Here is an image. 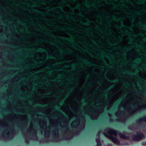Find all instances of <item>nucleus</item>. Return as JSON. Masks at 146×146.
Instances as JSON below:
<instances>
[{"label": "nucleus", "instance_id": "c9c22d12", "mask_svg": "<svg viewBox=\"0 0 146 146\" xmlns=\"http://www.w3.org/2000/svg\"><path fill=\"white\" fill-rule=\"evenodd\" d=\"M141 46H143L139 44L138 45V46H136V47H141Z\"/></svg>", "mask_w": 146, "mask_h": 146}, {"label": "nucleus", "instance_id": "b1692460", "mask_svg": "<svg viewBox=\"0 0 146 146\" xmlns=\"http://www.w3.org/2000/svg\"><path fill=\"white\" fill-rule=\"evenodd\" d=\"M105 56L109 58L110 57H113V55L112 54H111L110 55H105Z\"/></svg>", "mask_w": 146, "mask_h": 146}, {"label": "nucleus", "instance_id": "c85d7f7f", "mask_svg": "<svg viewBox=\"0 0 146 146\" xmlns=\"http://www.w3.org/2000/svg\"><path fill=\"white\" fill-rule=\"evenodd\" d=\"M92 7H94V8H98V7H97L96 6H95V5H94V4H92Z\"/></svg>", "mask_w": 146, "mask_h": 146}, {"label": "nucleus", "instance_id": "a878e982", "mask_svg": "<svg viewBox=\"0 0 146 146\" xmlns=\"http://www.w3.org/2000/svg\"><path fill=\"white\" fill-rule=\"evenodd\" d=\"M107 94H108V92L107 91H106L104 92V94L105 95V96H107Z\"/></svg>", "mask_w": 146, "mask_h": 146}, {"label": "nucleus", "instance_id": "ddd939ff", "mask_svg": "<svg viewBox=\"0 0 146 146\" xmlns=\"http://www.w3.org/2000/svg\"><path fill=\"white\" fill-rule=\"evenodd\" d=\"M1 135L2 136H9V135H8L9 134L7 133H3V132H2Z\"/></svg>", "mask_w": 146, "mask_h": 146}, {"label": "nucleus", "instance_id": "603ef678", "mask_svg": "<svg viewBox=\"0 0 146 146\" xmlns=\"http://www.w3.org/2000/svg\"><path fill=\"white\" fill-rule=\"evenodd\" d=\"M130 3L131 5H133V4L132 2H131V1L130 2Z\"/></svg>", "mask_w": 146, "mask_h": 146}, {"label": "nucleus", "instance_id": "2eb2a0df", "mask_svg": "<svg viewBox=\"0 0 146 146\" xmlns=\"http://www.w3.org/2000/svg\"><path fill=\"white\" fill-rule=\"evenodd\" d=\"M121 102V100H119L116 102L115 104V105L116 106H118L120 103Z\"/></svg>", "mask_w": 146, "mask_h": 146}, {"label": "nucleus", "instance_id": "680f3d73", "mask_svg": "<svg viewBox=\"0 0 146 146\" xmlns=\"http://www.w3.org/2000/svg\"><path fill=\"white\" fill-rule=\"evenodd\" d=\"M46 85L47 86H50V84H46Z\"/></svg>", "mask_w": 146, "mask_h": 146}, {"label": "nucleus", "instance_id": "423d86ee", "mask_svg": "<svg viewBox=\"0 0 146 146\" xmlns=\"http://www.w3.org/2000/svg\"><path fill=\"white\" fill-rule=\"evenodd\" d=\"M37 51L38 52H44L45 53H47V52L45 49H44L38 48L37 49Z\"/></svg>", "mask_w": 146, "mask_h": 146}, {"label": "nucleus", "instance_id": "8fccbe9b", "mask_svg": "<svg viewBox=\"0 0 146 146\" xmlns=\"http://www.w3.org/2000/svg\"><path fill=\"white\" fill-rule=\"evenodd\" d=\"M44 41V40H39V41H38V42H42V41Z\"/></svg>", "mask_w": 146, "mask_h": 146}, {"label": "nucleus", "instance_id": "a19ab883", "mask_svg": "<svg viewBox=\"0 0 146 146\" xmlns=\"http://www.w3.org/2000/svg\"><path fill=\"white\" fill-rule=\"evenodd\" d=\"M82 104H84V105H85L86 104V103H85V102L84 101H82Z\"/></svg>", "mask_w": 146, "mask_h": 146}, {"label": "nucleus", "instance_id": "393cba45", "mask_svg": "<svg viewBox=\"0 0 146 146\" xmlns=\"http://www.w3.org/2000/svg\"><path fill=\"white\" fill-rule=\"evenodd\" d=\"M47 58L48 59H51L54 58L51 56H47Z\"/></svg>", "mask_w": 146, "mask_h": 146}, {"label": "nucleus", "instance_id": "bb28decb", "mask_svg": "<svg viewBox=\"0 0 146 146\" xmlns=\"http://www.w3.org/2000/svg\"><path fill=\"white\" fill-rule=\"evenodd\" d=\"M120 27H125V26L124 24H123V23L120 26Z\"/></svg>", "mask_w": 146, "mask_h": 146}, {"label": "nucleus", "instance_id": "a211bd4d", "mask_svg": "<svg viewBox=\"0 0 146 146\" xmlns=\"http://www.w3.org/2000/svg\"><path fill=\"white\" fill-rule=\"evenodd\" d=\"M102 144L101 141L98 142L96 144V146H102Z\"/></svg>", "mask_w": 146, "mask_h": 146}, {"label": "nucleus", "instance_id": "39448f33", "mask_svg": "<svg viewBox=\"0 0 146 146\" xmlns=\"http://www.w3.org/2000/svg\"><path fill=\"white\" fill-rule=\"evenodd\" d=\"M118 134L119 135L121 139L128 138H129V136H126L125 134H123L122 133L119 132L118 133Z\"/></svg>", "mask_w": 146, "mask_h": 146}, {"label": "nucleus", "instance_id": "473e14b6", "mask_svg": "<svg viewBox=\"0 0 146 146\" xmlns=\"http://www.w3.org/2000/svg\"><path fill=\"white\" fill-rule=\"evenodd\" d=\"M56 110L59 111H60V109L59 108L57 107L56 106Z\"/></svg>", "mask_w": 146, "mask_h": 146}, {"label": "nucleus", "instance_id": "f257e3e1", "mask_svg": "<svg viewBox=\"0 0 146 146\" xmlns=\"http://www.w3.org/2000/svg\"><path fill=\"white\" fill-rule=\"evenodd\" d=\"M117 130H116L113 129H109V131H107V133L104 132L103 133L105 136L109 138L114 143H119V142L118 138L111 135V133L116 135L117 134Z\"/></svg>", "mask_w": 146, "mask_h": 146}, {"label": "nucleus", "instance_id": "72a5a7b5", "mask_svg": "<svg viewBox=\"0 0 146 146\" xmlns=\"http://www.w3.org/2000/svg\"><path fill=\"white\" fill-rule=\"evenodd\" d=\"M62 76L61 75L59 76H58L57 77V78H62Z\"/></svg>", "mask_w": 146, "mask_h": 146}, {"label": "nucleus", "instance_id": "0eeeda50", "mask_svg": "<svg viewBox=\"0 0 146 146\" xmlns=\"http://www.w3.org/2000/svg\"><path fill=\"white\" fill-rule=\"evenodd\" d=\"M125 73L127 74L129 76H131L133 75V76H135V75H138V74L137 72H136L135 73H134L133 74H132L131 72H129V73H127V72L124 71Z\"/></svg>", "mask_w": 146, "mask_h": 146}, {"label": "nucleus", "instance_id": "7c9ffc66", "mask_svg": "<svg viewBox=\"0 0 146 146\" xmlns=\"http://www.w3.org/2000/svg\"><path fill=\"white\" fill-rule=\"evenodd\" d=\"M52 73V71H50L48 72V74L49 75H50Z\"/></svg>", "mask_w": 146, "mask_h": 146}, {"label": "nucleus", "instance_id": "9d476101", "mask_svg": "<svg viewBox=\"0 0 146 146\" xmlns=\"http://www.w3.org/2000/svg\"><path fill=\"white\" fill-rule=\"evenodd\" d=\"M49 43L50 44L55 47H58L59 46L58 45L55 44L54 43L52 42L49 41Z\"/></svg>", "mask_w": 146, "mask_h": 146}, {"label": "nucleus", "instance_id": "49530a36", "mask_svg": "<svg viewBox=\"0 0 146 146\" xmlns=\"http://www.w3.org/2000/svg\"><path fill=\"white\" fill-rule=\"evenodd\" d=\"M137 14L138 15H140L141 14V13L140 12H138L137 13Z\"/></svg>", "mask_w": 146, "mask_h": 146}, {"label": "nucleus", "instance_id": "7ed1b4c3", "mask_svg": "<svg viewBox=\"0 0 146 146\" xmlns=\"http://www.w3.org/2000/svg\"><path fill=\"white\" fill-rule=\"evenodd\" d=\"M142 121L146 123V115H143L141 117L139 118L138 119H137L135 120V121L137 123H140Z\"/></svg>", "mask_w": 146, "mask_h": 146}, {"label": "nucleus", "instance_id": "052dcab7", "mask_svg": "<svg viewBox=\"0 0 146 146\" xmlns=\"http://www.w3.org/2000/svg\"><path fill=\"white\" fill-rule=\"evenodd\" d=\"M119 38L121 40L123 39V38L122 37H120V38Z\"/></svg>", "mask_w": 146, "mask_h": 146}, {"label": "nucleus", "instance_id": "6e6d98bb", "mask_svg": "<svg viewBox=\"0 0 146 146\" xmlns=\"http://www.w3.org/2000/svg\"><path fill=\"white\" fill-rule=\"evenodd\" d=\"M112 17H113L114 18H115V16H114V15L112 16Z\"/></svg>", "mask_w": 146, "mask_h": 146}, {"label": "nucleus", "instance_id": "1a4fd4ad", "mask_svg": "<svg viewBox=\"0 0 146 146\" xmlns=\"http://www.w3.org/2000/svg\"><path fill=\"white\" fill-rule=\"evenodd\" d=\"M76 66V65H74L72 64H69L67 66V67H70L74 68H75Z\"/></svg>", "mask_w": 146, "mask_h": 146}, {"label": "nucleus", "instance_id": "5701e85b", "mask_svg": "<svg viewBox=\"0 0 146 146\" xmlns=\"http://www.w3.org/2000/svg\"><path fill=\"white\" fill-rule=\"evenodd\" d=\"M109 80L111 82H119V80H118V79L114 81L112 80H111L109 79Z\"/></svg>", "mask_w": 146, "mask_h": 146}, {"label": "nucleus", "instance_id": "864d4df0", "mask_svg": "<svg viewBox=\"0 0 146 146\" xmlns=\"http://www.w3.org/2000/svg\"><path fill=\"white\" fill-rule=\"evenodd\" d=\"M32 90H33V91H34V90H35V88H34V87H33V88H32Z\"/></svg>", "mask_w": 146, "mask_h": 146}, {"label": "nucleus", "instance_id": "c03bdc74", "mask_svg": "<svg viewBox=\"0 0 146 146\" xmlns=\"http://www.w3.org/2000/svg\"><path fill=\"white\" fill-rule=\"evenodd\" d=\"M79 14V15L80 16H81V17H82V16H83V15H82V13H79V14Z\"/></svg>", "mask_w": 146, "mask_h": 146}, {"label": "nucleus", "instance_id": "cd10ccee", "mask_svg": "<svg viewBox=\"0 0 146 146\" xmlns=\"http://www.w3.org/2000/svg\"><path fill=\"white\" fill-rule=\"evenodd\" d=\"M91 41L94 44H96V41L93 40V39H92Z\"/></svg>", "mask_w": 146, "mask_h": 146}, {"label": "nucleus", "instance_id": "0e129e2a", "mask_svg": "<svg viewBox=\"0 0 146 146\" xmlns=\"http://www.w3.org/2000/svg\"><path fill=\"white\" fill-rule=\"evenodd\" d=\"M121 18H119L118 19H117V20H118V21H119L120 20H121Z\"/></svg>", "mask_w": 146, "mask_h": 146}, {"label": "nucleus", "instance_id": "5fc2aeb1", "mask_svg": "<svg viewBox=\"0 0 146 146\" xmlns=\"http://www.w3.org/2000/svg\"><path fill=\"white\" fill-rule=\"evenodd\" d=\"M64 103V102L63 101H62L61 102L60 104H63Z\"/></svg>", "mask_w": 146, "mask_h": 146}, {"label": "nucleus", "instance_id": "f03ea898", "mask_svg": "<svg viewBox=\"0 0 146 146\" xmlns=\"http://www.w3.org/2000/svg\"><path fill=\"white\" fill-rule=\"evenodd\" d=\"M136 132L137 133L136 134L132 136V139L133 140H140L145 137L143 133L141 132H138L137 131H136Z\"/></svg>", "mask_w": 146, "mask_h": 146}, {"label": "nucleus", "instance_id": "774afa93", "mask_svg": "<svg viewBox=\"0 0 146 146\" xmlns=\"http://www.w3.org/2000/svg\"><path fill=\"white\" fill-rule=\"evenodd\" d=\"M59 18L60 19H61L62 18V17L61 16H60L59 17Z\"/></svg>", "mask_w": 146, "mask_h": 146}, {"label": "nucleus", "instance_id": "13d9d810", "mask_svg": "<svg viewBox=\"0 0 146 146\" xmlns=\"http://www.w3.org/2000/svg\"><path fill=\"white\" fill-rule=\"evenodd\" d=\"M56 135V133H55L54 134H52L53 136H55Z\"/></svg>", "mask_w": 146, "mask_h": 146}, {"label": "nucleus", "instance_id": "09e8293b", "mask_svg": "<svg viewBox=\"0 0 146 146\" xmlns=\"http://www.w3.org/2000/svg\"><path fill=\"white\" fill-rule=\"evenodd\" d=\"M46 24L48 25H51L49 23H48V22H47L46 23Z\"/></svg>", "mask_w": 146, "mask_h": 146}, {"label": "nucleus", "instance_id": "f3484780", "mask_svg": "<svg viewBox=\"0 0 146 146\" xmlns=\"http://www.w3.org/2000/svg\"><path fill=\"white\" fill-rule=\"evenodd\" d=\"M56 70L58 71H65L66 70L63 68H61L59 69H56Z\"/></svg>", "mask_w": 146, "mask_h": 146}, {"label": "nucleus", "instance_id": "3c124183", "mask_svg": "<svg viewBox=\"0 0 146 146\" xmlns=\"http://www.w3.org/2000/svg\"><path fill=\"white\" fill-rule=\"evenodd\" d=\"M100 14H98L97 15H96V16L97 17H99L100 16Z\"/></svg>", "mask_w": 146, "mask_h": 146}, {"label": "nucleus", "instance_id": "e433bc0d", "mask_svg": "<svg viewBox=\"0 0 146 146\" xmlns=\"http://www.w3.org/2000/svg\"><path fill=\"white\" fill-rule=\"evenodd\" d=\"M25 141L26 143H28L29 142V140L27 139H25Z\"/></svg>", "mask_w": 146, "mask_h": 146}, {"label": "nucleus", "instance_id": "4c0bfd02", "mask_svg": "<svg viewBox=\"0 0 146 146\" xmlns=\"http://www.w3.org/2000/svg\"><path fill=\"white\" fill-rule=\"evenodd\" d=\"M140 1L141 2H142V3H143L145 2V0H140Z\"/></svg>", "mask_w": 146, "mask_h": 146}, {"label": "nucleus", "instance_id": "dca6fc26", "mask_svg": "<svg viewBox=\"0 0 146 146\" xmlns=\"http://www.w3.org/2000/svg\"><path fill=\"white\" fill-rule=\"evenodd\" d=\"M87 22L85 24V25H89V23H91V21H90V20H88V19H87Z\"/></svg>", "mask_w": 146, "mask_h": 146}, {"label": "nucleus", "instance_id": "37998d69", "mask_svg": "<svg viewBox=\"0 0 146 146\" xmlns=\"http://www.w3.org/2000/svg\"><path fill=\"white\" fill-rule=\"evenodd\" d=\"M143 27L144 28H146V24L143 25Z\"/></svg>", "mask_w": 146, "mask_h": 146}, {"label": "nucleus", "instance_id": "58836bf2", "mask_svg": "<svg viewBox=\"0 0 146 146\" xmlns=\"http://www.w3.org/2000/svg\"><path fill=\"white\" fill-rule=\"evenodd\" d=\"M80 131L78 130V131H76V133H80Z\"/></svg>", "mask_w": 146, "mask_h": 146}, {"label": "nucleus", "instance_id": "4d7b16f0", "mask_svg": "<svg viewBox=\"0 0 146 146\" xmlns=\"http://www.w3.org/2000/svg\"><path fill=\"white\" fill-rule=\"evenodd\" d=\"M133 36L135 37L137 36L135 35H133Z\"/></svg>", "mask_w": 146, "mask_h": 146}, {"label": "nucleus", "instance_id": "79ce46f5", "mask_svg": "<svg viewBox=\"0 0 146 146\" xmlns=\"http://www.w3.org/2000/svg\"><path fill=\"white\" fill-rule=\"evenodd\" d=\"M66 17L67 18H68V19H69V18H70V16H69V15H66Z\"/></svg>", "mask_w": 146, "mask_h": 146}, {"label": "nucleus", "instance_id": "338daca9", "mask_svg": "<svg viewBox=\"0 0 146 146\" xmlns=\"http://www.w3.org/2000/svg\"><path fill=\"white\" fill-rule=\"evenodd\" d=\"M59 28H60V27L59 26H57L56 27V28L57 29H59Z\"/></svg>", "mask_w": 146, "mask_h": 146}, {"label": "nucleus", "instance_id": "9b49d317", "mask_svg": "<svg viewBox=\"0 0 146 146\" xmlns=\"http://www.w3.org/2000/svg\"><path fill=\"white\" fill-rule=\"evenodd\" d=\"M38 105L41 108H43L47 106L46 104H39Z\"/></svg>", "mask_w": 146, "mask_h": 146}, {"label": "nucleus", "instance_id": "6e6552de", "mask_svg": "<svg viewBox=\"0 0 146 146\" xmlns=\"http://www.w3.org/2000/svg\"><path fill=\"white\" fill-rule=\"evenodd\" d=\"M62 39L66 40H68V41H69L70 42H71V43H73L74 42L73 40H71L70 39L68 38H66V37H63L62 38Z\"/></svg>", "mask_w": 146, "mask_h": 146}, {"label": "nucleus", "instance_id": "a18cd8bd", "mask_svg": "<svg viewBox=\"0 0 146 146\" xmlns=\"http://www.w3.org/2000/svg\"><path fill=\"white\" fill-rule=\"evenodd\" d=\"M143 65L145 66V67H144V68H146V64L144 63H143Z\"/></svg>", "mask_w": 146, "mask_h": 146}, {"label": "nucleus", "instance_id": "4be33fe9", "mask_svg": "<svg viewBox=\"0 0 146 146\" xmlns=\"http://www.w3.org/2000/svg\"><path fill=\"white\" fill-rule=\"evenodd\" d=\"M58 9H59L62 12L63 11V9L62 7L61 6H59L58 8Z\"/></svg>", "mask_w": 146, "mask_h": 146}, {"label": "nucleus", "instance_id": "bf43d9fd", "mask_svg": "<svg viewBox=\"0 0 146 146\" xmlns=\"http://www.w3.org/2000/svg\"><path fill=\"white\" fill-rule=\"evenodd\" d=\"M142 143L145 144V145H146V142H143Z\"/></svg>", "mask_w": 146, "mask_h": 146}, {"label": "nucleus", "instance_id": "6ab92c4d", "mask_svg": "<svg viewBox=\"0 0 146 146\" xmlns=\"http://www.w3.org/2000/svg\"><path fill=\"white\" fill-rule=\"evenodd\" d=\"M73 78H72L71 79H70L69 78H68L66 79V80L68 81L71 82H72L73 81Z\"/></svg>", "mask_w": 146, "mask_h": 146}, {"label": "nucleus", "instance_id": "2f4dec72", "mask_svg": "<svg viewBox=\"0 0 146 146\" xmlns=\"http://www.w3.org/2000/svg\"><path fill=\"white\" fill-rule=\"evenodd\" d=\"M100 134L99 132H98L97 133V136H98L99 137L100 136Z\"/></svg>", "mask_w": 146, "mask_h": 146}, {"label": "nucleus", "instance_id": "ea45409f", "mask_svg": "<svg viewBox=\"0 0 146 146\" xmlns=\"http://www.w3.org/2000/svg\"><path fill=\"white\" fill-rule=\"evenodd\" d=\"M73 90V88L72 87H71V88L70 89V90L69 91L70 92H71V91H72Z\"/></svg>", "mask_w": 146, "mask_h": 146}, {"label": "nucleus", "instance_id": "f8f14e48", "mask_svg": "<svg viewBox=\"0 0 146 146\" xmlns=\"http://www.w3.org/2000/svg\"><path fill=\"white\" fill-rule=\"evenodd\" d=\"M18 23L19 24L21 25L22 26H23L24 27H27V26L26 24H25L24 23L22 22L21 21H19Z\"/></svg>", "mask_w": 146, "mask_h": 146}, {"label": "nucleus", "instance_id": "c756f323", "mask_svg": "<svg viewBox=\"0 0 146 146\" xmlns=\"http://www.w3.org/2000/svg\"><path fill=\"white\" fill-rule=\"evenodd\" d=\"M33 11L36 12H37V13H40V12L38 11L37 10H35V9H33Z\"/></svg>", "mask_w": 146, "mask_h": 146}, {"label": "nucleus", "instance_id": "20e7f679", "mask_svg": "<svg viewBox=\"0 0 146 146\" xmlns=\"http://www.w3.org/2000/svg\"><path fill=\"white\" fill-rule=\"evenodd\" d=\"M81 60H82L83 62L86 64H89L91 66H96V64L95 63H92V62L84 59H81Z\"/></svg>", "mask_w": 146, "mask_h": 146}, {"label": "nucleus", "instance_id": "f704fd0d", "mask_svg": "<svg viewBox=\"0 0 146 146\" xmlns=\"http://www.w3.org/2000/svg\"><path fill=\"white\" fill-rule=\"evenodd\" d=\"M85 83L87 85H90V83H89L87 81H86L85 82Z\"/></svg>", "mask_w": 146, "mask_h": 146}, {"label": "nucleus", "instance_id": "de8ad7c7", "mask_svg": "<svg viewBox=\"0 0 146 146\" xmlns=\"http://www.w3.org/2000/svg\"><path fill=\"white\" fill-rule=\"evenodd\" d=\"M128 29H129L130 30H132V28L131 27H128Z\"/></svg>", "mask_w": 146, "mask_h": 146}, {"label": "nucleus", "instance_id": "412c9836", "mask_svg": "<svg viewBox=\"0 0 146 146\" xmlns=\"http://www.w3.org/2000/svg\"><path fill=\"white\" fill-rule=\"evenodd\" d=\"M97 143L98 142L100 141V139L99 137L96 138L95 139Z\"/></svg>", "mask_w": 146, "mask_h": 146}, {"label": "nucleus", "instance_id": "4468645a", "mask_svg": "<svg viewBox=\"0 0 146 146\" xmlns=\"http://www.w3.org/2000/svg\"><path fill=\"white\" fill-rule=\"evenodd\" d=\"M50 132L47 131H46L45 134L46 137H48L50 135Z\"/></svg>", "mask_w": 146, "mask_h": 146}, {"label": "nucleus", "instance_id": "69168bd1", "mask_svg": "<svg viewBox=\"0 0 146 146\" xmlns=\"http://www.w3.org/2000/svg\"><path fill=\"white\" fill-rule=\"evenodd\" d=\"M123 84L124 85H126V84L125 82H123Z\"/></svg>", "mask_w": 146, "mask_h": 146}, {"label": "nucleus", "instance_id": "e2e57ef3", "mask_svg": "<svg viewBox=\"0 0 146 146\" xmlns=\"http://www.w3.org/2000/svg\"><path fill=\"white\" fill-rule=\"evenodd\" d=\"M131 21L132 22H133L134 21V19H131Z\"/></svg>", "mask_w": 146, "mask_h": 146}, {"label": "nucleus", "instance_id": "aec40b11", "mask_svg": "<svg viewBox=\"0 0 146 146\" xmlns=\"http://www.w3.org/2000/svg\"><path fill=\"white\" fill-rule=\"evenodd\" d=\"M102 60L104 62V63H105V64L107 65V66H108V63L106 61V60H105V59H103V58H101Z\"/></svg>", "mask_w": 146, "mask_h": 146}]
</instances>
